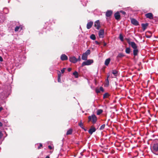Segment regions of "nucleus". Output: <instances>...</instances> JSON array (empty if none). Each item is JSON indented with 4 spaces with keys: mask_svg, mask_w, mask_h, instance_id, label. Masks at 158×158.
I'll list each match as a JSON object with an SVG mask.
<instances>
[{
    "mask_svg": "<svg viewBox=\"0 0 158 158\" xmlns=\"http://www.w3.org/2000/svg\"><path fill=\"white\" fill-rule=\"evenodd\" d=\"M128 44L131 45V47L134 49L133 50V54L135 56L137 55L139 51L137 48V46L136 44L132 41H128Z\"/></svg>",
    "mask_w": 158,
    "mask_h": 158,
    "instance_id": "1",
    "label": "nucleus"
},
{
    "mask_svg": "<svg viewBox=\"0 0 158 158\" xmlns=\"http://www.w3.org/2000/svg\"><path fill=\"white\" fill-rule=\"evenodd\" d=\"M152 152L156 155H158V143L154 144L151 148Z\"/></svg>",
    "mask_w": 158,
    "mask_h": 158,
    "instance_id": "2",
    "label": "nucleus"
},
{
    "mask_svg": "<svg viewBox=\"0 0 158 158\" xmlns=\"http://www.w3.org/2000/svg\"><path fill=\"white\" fill-rule=\"evenodd\" d=\"M89 122L91 121L93 124H95L97 120V118L96 116L94 114H92L91 116L88 117Z\"/></svg>",
    "mask_w": 158,
    "mask_h": 158,
    "instance_id": "3",
    "label": "nucleus"
},
{
    "mask_svg": "<svg viewBox=\"0 0 158 158\" xmlns=\"http://www.w3.org/2000/svg\"><path fill=\"white\" fill-rule=\"evenodd\" d=\"M86 60L82 62L81 64L82 66L90 65L94 62L93 60L92 59H89Z\"/></svg>",
    "mask_w": 158,
    "mask_h": 158,
    "instance_id": "4",
    "label": "nucleus"
},
{
    "mask_svg": "<svg viewBox=\"0 0 158 158\" xmlns=\"http://www.w3.org/2000/svg\"><path fill=\"white\" fill-rule=\"evenodd\" d=\"M69 61L73 63H75L77 61V59L75 56L70 57Z\"/></svg>",
    "mask_w": 158,
    "mask_h": 158,
    "instance_id": "5",
    "label": "nucleus"
},
{
    "mask_svg": "<svg viewBox=\"0 0 158 158\" xmlns=\"http://www.w3.org/2000/svg\"><path fill=\"white\" fill-rule=\"evenodd\" d=\"M104 30H100L98 32V35L100 38H103L104 37Z\"/></svg>",
    "mask_w": 158,
    "mask_h": 158,
    "instance_id": "6",
    "label": "nucleus"
},
{
    "mask_svg": "<svg viewBox=\"0 0 158 158\" xmlns=\"http://www.w3.org/2000/svg\"><path fill=\"white\" fill-rule=\"evenodd\" d=\"M114 17L115 19L117 20H119L120 18V15L118 11L117 12L114 14Z\"/></svg>",
    "mask_w": 158,
    "mask_h": 158,
    "instance_id": "7",
    "label": "nucleus"
},
{
    "mask_svg": "<svg viewBox=\"0 0 158 158\" xmlns=\"http://www.w3.org/2000/svg\"><path fill=\"white\" fill-rule=\"evenodd\" d=\"M94 26L96 27V28L98 30L99 29L100 26L99 20H97L95 22Z\"/></svg>",
    "mask_w": 158,
    "mask_h": 158,
    "instance_id": "8",
    "label": "nucleus"
},
{
    "mask_svg": "<svg viewBox=\"0 0 158 158\" xmlns=\"http://www.w3.org/2000/svg\"><path fill=\"white\" fill-rule=\"evenodd\" d=\"M131 22L135 26H138L139 25L138 22L134 19H131Z\"/></svg>",
    "mask_w": 158,
    "mask_h": 158,
    "instance_id": "9",
    "label": "nucleus"
},
{
    "mask_svg": "<svg viewBox=\"0 0 158 158\" xmlns=\"http://www.w3.org/2000/svg\"><path fill=\"white\" fill-rule=\"evenodd\" d=\"M60 59L62 61L67 60L68 57L65 54H62L60 56Z\"/></svg>",
    "mask_w": 158,
    "mask_h": 158,
    "instance_id": "10",
    "label": "nucleus"
},
{
    "mask_svg": "<svg viewBox=\"0 0 158 158\" xmlns=\"http://www.w3.org/2000/svg\"><path fill=\"white\" fill-rule=\"evenodd\" d=\"M22 29V27L21 25L17 26L15 28V31L17 32L19 31H21Z\"/></svg>",
    "mask_w": 158,
    "mask_h": 158,
    "instance_id": "11",
    "label": "nucleus"
},
{
    "mask_svg": "<svg viewBox=\"0 0 158 158\" xmlns=\"http://www.w3.org/2000/svg\"><path fill=\"white\" fill-rule=\"evenodd\" d=\"M96 131V129L94 127H91V128L89 130L88 132L90 135H92L93 133L95 132Z\"/></svg>",
    "mask_w": 158,
    "mask_h": 158,
    "instance_id": "12",
    "label": "nucleus"
},
{
    "mask_svg": "<svg viewBox=\"0 0 158 158\" xmlns=\"http://www.w3.org/2000/svg\"><path fill=\"white\" fill-rule=\"evenodd\" d=\"M145 16L147 18H149L150 19H152L153 18V15L151 13H149L146 14Z\"/></svg>",
    "mask_w": 158,
    "mask_h": 158,
    "instance_id": "13",
    "label": "nucleus"
},
{
    "mask_svg": "<svg viewBox=\"0 0 158 158\" xmlns=\"http://www.w3.org/2000/svg\"><path fill=\"white\" fill-rule=\"evenodd\" d=\"M112 11L111 10H107L106 12V16L107 17H110L112 14Z\"/></svg>",
    "mask_w": 158,
    "mask_h": 158,
    "instance_id": "14",
    "label": "nucleus"
},
{
    "mask_svg": "<svg viewBox=\"0 0 158 158\" xmlns=\"http://www.w3.org/2000/svg\"><path fill=\"white\" fill-rule=\"evenodd\" d=\"M93 24V22L92 21H89L88 22L87 24V28L88 29H90L92 27Z\"/></svg>",
    "mask_w": 158,
    "mask_h": 158,
    "instance_id": "15",
    "label": "nucleus"
},
{
    "mask_svg": "<svg viewBox=\"0 0 158 158\" xmlns=\"http://www.w3.org/2000/svg\"><path fill=\"white\" fill-rule=\"evenodd\" d=\"M148 25V24L147 23H143L141 24V26L143 31H144L145 30V29L147 28Z\"/></svg>",
    "mask_w": 158,
    "mask_h": 158,
    "instance_id": "16",
    "label": "nucleus"
},
{
    "mask_svg": "<svg viewBox=\"0 0 158 158\" xmlns=\"http://www.w3.org/2000/svg\"><path fill=\"white\" fill-rule=\"evenodd\" d=\"M78 125L82 129H84L85 131H86V129L84 128L83 126V123H82L81 120L80 122L78 123Z\"/></svg>",
    "mask_w": 158,
    "mask_h": 158,
    "instance_id": "17",
    "label": "nucleus"
},
{
    "mask_svg": "<svg viewBox=\"0 0 158 158\" xmlns=\"http://www.w3.org/2000/svg\"><path fill=\"white\" fill-rule=\"evenodd\" d=\"M2 14H0V23H2L5 21V18L4 17L1 15Z\"/></svg>",
    "mask_w": 158,
    "mask_h": 158,
    "instance_id": "18",
    "label": "nucleus"
},
{
    "mask_svg": "<svg viewBox=\"0 0 158 158\" xmlns=\"http://www.w3.org/2000/svg\"><path fill=\"white\" fill-rule=\"evenodd\" d=\"M88 58V56L83 53L81 56V59L82 60H87Z\"/></svg>",
    "mask_w": 158,
    "mask_h": 158,
    "instance_id": "19",
    "label": "nucleus"
},
{
    "mask_svg": "<svg viewBox=\"0 0 158 158\" xmlns=\"http://www.w3.org/2000/svg\"><path fill=\"white\" fill-rule=\"evenodd\" d=\"M110 59L109 58L106 59L105 61V64L106 66L108 65L110 62Z\"/></svg>",
    "mask_w": 158,
    "mask_h": 158,
    "instance_id": "20",
    "label": "nucleus"
},
{
    "mask_svg": "<svg viewBox=\"0 0 158 158\" xmlns=\"http://www.w3.org/2000/svg\"><path fill=\"white\" fill-rule=\"evenodd\" d=\"M73 75L74 76L75 78H77L78 77V72L75 71L73 73Z\"/></svg>",
    "mask_w": 158,
    "mask_h": 158,
    "instance_id": "21",
    "label": "nucleus"
},
{
    "mask_svg": "<svg viewBox=\"0 0 158 158\" xmlns=\"http://www.w3.org/2000/svg\"><path fill=\"white\" fill-rule=\"evenodd\" d=\"M112 73L114 76H116L118 74V71L116 70H113L112 71Z\"/></svg>",
    "mask_w": 158,
    "mask_h": 158,
    "instance_id": "22",
    "label": "nucleus"
},
{
    "mask_svg": "<svg viewBox=\"0 0 158 158\" xmlns=\"http://www.w3.org/2000/svg\"><path fill=\"white\" fill-rule=\"evenodd\" d=\"M103 112V110L102 109H98L97 112V114L98 115L100 114Z\"/></svg>",
    "mask_w": 158,
    "mask_h": 158,
    "instance_id": "23",
    "label": "nucleus"
},
{
    "mask_svg": "<svg viewBox=\"0 0 158 158\" xmlns=\"http://www.w3.org/2000/svg\"><path fill=\"white\" fill-rule=\"evenodd\" d=\"M72 133V129H69V130L66 132L67 135H71Z\"/></svg>",
    "mask_w": 158,
    "mask_h": 158,
    "instance_id": "24",
    "label": "nucleus"
},
{
    "mask_svg": "<svg viewBox=\"0 0 158 158\" xmlns=\"http://www.w3.org/2000/svg\"><path fill=\"white\" fill-rule=\"evenodd\" d=\"M131 50L129 48H127L126 49L125 52L127 54H129Z\"/></svg>",
    "mask_w": 158,
    "mask_h": 158,
    "instance_id": "25",
    "label": "nucleus"
},
{
    "mask_svg": "<svg viewBox=\"0 0 158 158\" xmlns=\"http://www.w3.org/2000/svg\"><path fill=\"white\" fill-rule=\"evenodd\" d=\"M124 56V55L122 53H120L118 54L117 56V58H121Z\"/></svg>",
    "mask_w": 158,
    "mask_h": 158,
    "instance_id": "26",
    "label": "nucleus"
},
{
    "mask_svg": "<svg viewBox=\"0 0 158 158\" xmlns=\"http://www.w3.org/2000/svg\"><path fill=\"white\" fill-rule=\"evenodd\" d=\"M84 53L88 56L90 53V50L88 49Z\"/></svg>",
    "mask_w": 158,
    "mask_h": 158,
    "instance_id": "27",
    "label": "nucleus"
},
{
    "mask_svg": "<svg viewBox=\"0 0 158 158\" xmlns=\"http://www.w3.org/2000/svg\"><path fill=\"white\" fill-rule=\"evenodd\" d=\"M3 12L5 14H7L9 12L8 9L6 8H5L3 9Z\"/></svg>",
    "mask_w": 158,
    "mask_h": 158,
    "instance_id": "28",
    "label": "nucleus"
},
{
    "mask_svg": "<svg viewBox=\"0 0 158 158\" xmlns=\"http://www.w3.org/2000/svg\"><path fill=\"white\" fill-rule=\"evenodd\" d=\"M90 38L93 40H94L96 39V37L94 34H92L90 36Z\"/></svg>",
    "mask_w": 158,
    "mask_h": 158,
    "instance_id": "29",
    "label": "nucleus"
},
{
    "mask_svg": "<svg viewBox=\"0 0 158 158\" xmlns=\"http://www.w3.org/2000/svg\"><path fill=\"white\" fill-rule=\"evenodd\" d=\"M109 96V94L107 93H105L104 94L103 96V98L104 99L107 98Z\"/></svg>",
    "mask_w": 158,
    "mask_h": 158,
    "instance_id": "30",
    "label": "nucleus"
},
{
    "mask_svg": "<svg viewBox=\"0 0 158 158\" xmlns=\"http://www.w3.org/2000/svg\"><path fill=\"white\" fill-rule=\"evenodd\" d=\"M119 38L122 41H123V40H124L123 37V35H122V34H120V35H119Z\"/></svg>",
    "mask_w": 158,
    "mask_h": 158,
    "instance_id": "31",
    "label": "nucleus"
},
{
    "mask_svg": "<svg viewBox=\"0 0 158 158\" xmlns=\"http://www.w3.org/2000/svg\"><path fill=\"white\" fill-rule=\"evenodd\" d=\"M105 124H103L101 126V127H100L99 128V130H102L103 129H104L105 128Z\"/></svg>",
    "mask_w": 158,
    "mask_h": 158,
    "instance_id": "32",
    "label": "nucleus"
},
{
    "mask_svg": "<svg viewBox=\"0 0 158 158\" xmlns=\"http://www.w3.org/2000/svg\"><path fill=\"white\" fill-rule=\"evenodd\" d=\"M58 72H59V73H58V77H60L61 78V74L59 71H58Z\"/></svg>",
    "mask_w": 158,
    "mask_h": 158,
    "instance_id": "33",
    "label": "nucleus"
},
{
    "mask_svg": "<svg viewBox=\"0 0 158 158\" xmlns=\"http://www.w3.org/2000/svg\"><path fill=\"white\" fill-rule=\"evenodd\" d=\"M42 144L40 143L39 144V146H38V149H39L41 148V147H42Z\"/></svg>",
    "mask_w": 158,
    "mask_h": 158,
    "instance_id": "34",
    "label": "nucleus"
},
{
    "mask_svg": "<svg viewBox=\"0 0 158 158\" xmlns=\"http://www.w3.org/2000/svg\"><path fill=\"white\" fill-rule=\"evenodd\" d=\"M120 12L121 13L125 15L126 14V13L124 11H123V10H120Z\"/></svg>",
    "mask_w": 158,
    "mask_h": 158,
    "instance_id": "35",
    "label": "nucleus"
},
{
    "mask_svg": "<svg viewBox=\"0 0 158 158\" xmlns=\"http://www.w3.org/2000/svg\"><path fill=\"white\" fill-rule=\"evenodd\" d=\"M99 89L100 90V91H102V92H103L104 91L103 88L102 87H100Z\"/></svg>",
    "mask_w": 158,
    "mask_h": 158,
    "instance_id": "36",
    "label": "nucleus"
},
{
    "mask_svg": "<svg viewBox=\"0 0 158 158\" xmlns=\"http://www.w3.org/2000/svg\"><path fill=\"white\" fill-rule=\"evenodd\" d=\"M66 69L65 68H63L61 70V73H64L65 71V69Z\"/></svg>",
    "mask_w": 158,
    "mask_h": 158,
    "instance_id": "37",
    "label": "nucleus"
},
{
    "mask_svg": "<svg viewBox=\"0 0 158 158\" xmlns=\"http://www.w3.org/2000/svg\"><path fill=\"white\" fill-rule=\"evenodd\" d=\"M96 92L97 93H99L100 92V90L99 89H96Z\"/></svg>",
    "mask_w": 158,
    "mask_h": 158,
    "instance_id": "38",
    "label": "nucleus"
},
{
    "mask_svg": "<svg viewBox=\"0 0 158 158\" xmlns=\"http://www.w3.org/2000/svg\"><path fill=\"white\" fill-rule=\"evenodd\" d=\"M3 136V134L2 133L1 131H0V139L2 138Z\"/></svg>",
    "mask_w": 158,
    "mask_h": 158,
    "instance_id": "39",
    "label": "nucleus"
},
{
    "mask_svg": "<svg viewBox=\"0 0 158 158\" xmlns=\"http://www.w3.org/2000/svg\"><path fill=\"white\" fill-rule=\"evenodd\" d=\"M77 61H80L81 60V56H79L78 58L77 59Z\"/></svg>",
    "mask_w": 158,
    "mask_h": 158,
    "instance_id": "40",
    "label": "nucleus"
},
{
    "mask_svg": "<svg viewBox=\"0 0 158 158\" xmlns=\"http://www.w3.org/2000/svg\"><path fill=\"white\" fill-rule=\"evenodd\" d=\"M58 81L59 82H61V78L58 77Z\"/></svg>",
    "mask_w": 158,
    "mask_h": 158,
    "instance_id": "41",
    "label": "nucleus"
},
{
    "mask_svg": "<svg viewBox=\"0 0 158 158\" xmlns=\"http://www.w3.org/2000/svg\"><path fill=\"white\" fill-rule=\"evenodd\" d=\"M3 61V59L2 58V57L0 56V61L2 62Z\"/></svg>",
    "mask_w": 158,
    "mask_h": 158,
    "instance_id": "42",
    "label": "nucleus"
},
{
    "mask_svg": "<svg viewBox=\"0 0 158 158\" xmlns=\"http://www.w3.org/2000/svg\"><path fill=\"white\" fill-rule=\"evenodd\" d=\"M95 43L96 44H97L99 45L100 44L99 43V42H98L97 41H95Z\"/></svg>",
    "mask_w": 158,
    "mask_h": 158,
    "instance_id": "43",
    "label": "nucleus"
},
{
    "mask_svg": "<svg viewBox=\"0 0 158 158\" xmlns=\"http://www.w3.org/2000/svg\"><path fill=\"white\" fill-rule=\"evenodd\" d=\"M48 148L50 149H52V147L51 146H50V145H49L48 146Z\"/></svg>",
    "mask_w": 158,
    "mask_h": 158,
    "instance_id": "44",
    "label": "nucleus"
},
{
    "mask_svg": "<svg viewBox=\"0 0 158 158\" xmlns=\"http://www.w3.org/2000/svg\"><path fill=\"white\" fill-rule=\"evenodd\" d=\"M72 70V69L71 68H68V71H69V72H70Z\"/></svg>",
    "mask_w": 158,
    "mask_h": 158,
    "instance_id": "45",
    "label": "nucleus"
},
{
    "mask_svg": "<svg viewBox=\"0 0 158 158\" xmlns=\"http://www.w3.org/2000/svg\"><path fill=\"white\" fill-rule=\"evenodd\" d=\"M107 45V44L105 42H103V46H106Z\"/></svg>",
    "mask_w": 158,
    "mask_h": 158,
    "instance_id": "46",
    "label": "nucleus"
},
{
    "mask_svg": "<svg viewBox=\"0 0 158 158\" xmlns=\"http://www.w3.org/2000/svg\"><path fill=\"white\" fill-rule=\"evenodd\" d=\"M3 125L2 123L0 122V127H2Z\"/></svg>",
    "mask_w": 158,
    "mask_h": 158,
    "instance_id": "47",
    "label": "nucleus"
},
{
    "mask_svg": "<svg viewBox=\"0 0 158 158\" xmlns=\"http://www.w3.org/2000/svg\"><path fill=\"white\" fill-rule=\"evenodd\" d=\"M146 37L147 38H151V36H149V35H146Z\"/></svg>",
    "mask_w": 158,
    "mask_h": 158,
    "instance_id": "48",
    "label": "nucleus"
},
{
    "mask_svg": "<svg viewBox=\"0 0 158 158\" xmlns=\"http://www.w3.org/2000/svg\"><path fill=\"white\" fill-rule=\"evenodd\" d=\"M3 110V108L2 107H0V112Z\"/></svg>",
    "mask_w": 158,
    "mask_h": 158,
    "instance_id": "49",
    "label": "nucleus"
},
{
    "mask_svg": "<svg viewBox=\"0 0 158 158\" xmlns=\"http://www.w3.org/2000/svg\"><path fill=\"white\" fill-rule=\"evenodd\" d=\"M45 158H50V157L48 156H47Z\"/></svg>",
    "mask_w": 158,
    "mask_h": 158,
    "instance_id": "50",
    "label": "nucleus"
},
{
    "mask_svg": "<svg viewBox=\"0 0 158 158\" xmlns=\"http://www.w3.org/2000/svg\"><path fill=\"white\" fill-rule=\"evenodd\" d=\"M38 145V144L37 143L35 145V146L36 147L37 145Z\"/></svg>",
    "mask_w": 158,
    "mask_h": 158,
    "instance_id": "51",
    "label": "nucleus"
}]
</instances>
